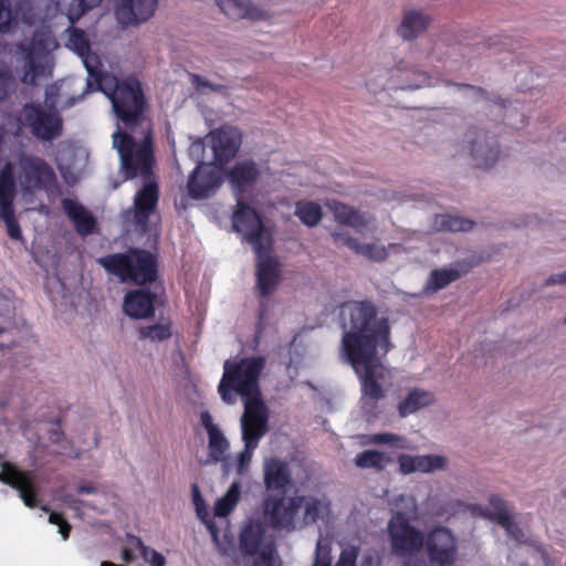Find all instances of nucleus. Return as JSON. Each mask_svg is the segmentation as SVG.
<instances>
[{"label":"nucleus","instance_id":"nucleus-1","mask_svg":"<svg viewBox=\"0 0 566 566\" xmlns=\"http://www.w3.org/2000/svg\"><path fill=\"white\" fill-rule=\"evenodd\" d=\"M66 48L75 52L87 71L88 91H101L112 102L113 111L119 123L113 134V145L120 159V168L126 179L138 176L145 179L144 186L136 192L134 207L123 212L126 222H130L140 232L153 231L158 223V186L150 179L154 154L150 139V123L143 115L144 96L140 84L135 78L119 82L117 77L101 70L99 57L91 52L86 34L75 28L67 29Z\"/></svg>","mask_w":566,"mask_h":566},{"label":"nucleus","instance_id":"nucleus-2","mask_svg":"<svg viewBox=\"0 0 566 566\" xmlns=\"http://www.w3.org/2000/svg\"><path fill=\"white\" fill-rule=\"evenodd\" d=\"M343 336L340 358L348 363L361 386V408L376 415V403L385 398L392 386V375L381 363L389 352L388 319L378 316L375 305L368 301H353L340 308Z\"/></svg>","mask_w":566,"mask_h":566},{"label":"nucleus","instance_id":"nucleus-3","mask_svg":"<svg viewBox=\"0 0 566 566\" xmlns=\"http://www.w3.org/2000/svg\"><path fill=\"white\" fill-rule=\"evenodd\" d=\"M263 357L228 359L223 364V375L218 387L221 399L232 405L239 395L243 399L244 412L240 420L243 452L238 458L237 470L243 473L259 441L268 432L269 409L260 392L259 379L264 368Z\"/></svg>","mask_w":566,"mask_h":566},{"label":"nucleus","instance_id":"nucleus-4","mask_svg":"<svg viewBox=\"0 0 566 566\" xmlns=\"http://www.w3.org/2000/svg\"><path fill=\"white\" fill-rule=\"evenodd\" d=\"M42 3L39 11L46 18L39 20L41 24L34 29L30 41L17 45V53L22 57V66L19 71L20 81L27 85H34L38 78L52 75L53 52L60 46L51 27L45 23L56 14L59 3L51 0H43Z\"/></svg>","mask_w":566,"mask_h":566},{"label":"nucleus","instance_id":"nucleus-5","mask_svg":"<svg viewBox=\"0 0 566 566\" xmlns=\"http://www.w3.org/2000/svg\"><path fill=\"white\" fill-rule=\"evenodd\" d=\"M17 181L24 196L44 191L57 197L60 187L54 169L43 159L33 155H21L15 166Z\"/></svg>","mask_w":566,"mask_h":566},{"label":"nucleus","instance_id":"nucleus-6","mask_svg":"<svg viewBox=\"0 0 566 566\" xmlns=\"http://www.w3.org/2000/svg\"><path fill=\"white\" fill-rule=\"evenodd\" d=\"M98 263L117 275L122 282L130 280L144 284L156 277L155 258L146 251L130 250L125 254L107 255L98 259Z\"/></svg>","mask_w":566,"mask_h":566},{"label":"nucleus","instance_id":"nucleus-7","mask_svg":"<svg viewBox=\"0 0 566 566\" xmlns=\"http://www.w3.org/2000/svg\"><path fill=\"white\" fill-rule=\"evenodd\" d=\"M23 126L38 139L50 142L62 135L63 120L56 108L31 103L23 106L14 134L18 135Z\"/></svg>","mask_w":566,"mask_h":566},{"label":"nucleus","instance_id":"nucleus-8","mask_svg":"<svg viewBox=\"0 0 566 566\" xmlns=\"http://www.w3.org/2000/svg\"><path fill=\"white\" fill-rule=\"evenodd\" d=\"M240 549L250 556L251 566H276L275 548L272 538L265 535L264 525L258 520H249L240 533Z\"/></svg>","mask_w":566,"mask_h":566},{"label":"nucleus","instance_id":"nucleus-9","mask_svg":"<svg viewBox=\"0 0 566 566\" xmlns=\"http://www.w3.org/2000/svg\"><path fill=\"white\" fill-rule=\"evenodd\" d=\"M200 422L208 436V457L205 463H221L224 475L230 474L232 471H234L238 475L245 474L250 465H248L243 473H239L237 470L238 458L243 452V450L234 458L230 457V441L226 437L220 426L214 422L209 411L203 410L200 412ZM249 464H251V462Z\"/></svg>","mask_w":566,"mask_h":566},{"label":"nucleus","instance_id":"nucleus-10","mask_svg":"<svg viewBox=\"0 0 566 566\" xmlns=\"http://www.w3.org/2000/svg\"><path fill=\"white\" fill-rule=\"evenodd\" d=\"M302 496L270 495L263 501L264 518L275 530L294 531L301 527Z\"/></svg>","mask_w":566,"mask_h":566},{"label":"nucleus","instance_id":"nucleus-11","mask_svg":"<svg viewBox=\"0 0 566 566\" xmlns=\"http://www.w3.org/2000/svg\"><path fill=\"white\" fill-rule=\"evenodd\" d=\"M233 229L240 233L259 252L260 248H271L272 237L270 231L262 224L258 213L243 202L242 198L237 199V210L232 218Z\"/></svg>","mask_w":566,"mask_h":566},{"label":"nucleus","instance_id":"nucleus-12","mask_svg":"<svg viewBox=\"0 0 566 566\" xmlns=\"http://www.w3.org/2000/svg\"><path fill=\"white\" fill-rule=\"evenodd\" d=\"M387 530L391 551L397 556H412L423 547V533L401 514L391 516Z\"/></svg>","mask_w":566,"mask_h":566},{"label":"nucleus","instance_id":"nucleus-13","mask_svg":"<svg viewBox=\"0 0 566 566\" xmlns=\"http://www.w3.org/2000/svg\"><path fill=\"white\" fill-rule=\"evenodd\" d=\"M15 172L12 164L7 163L0 170V218L4 222L11 239L20 240L22 232L14 216Z\"/></svg>","mask_w":566,"mask_h":566},{"label":"nucleus","instance_id":"nucleus-14","mask_svg":"<svg viewBox=\"0 0 566 566\" xmlns=\"http://www.w3.org/2000/svg\"><path fill=\"white\" fill-rule=\"evenodd\" d=\"M431 566H452L458 557V539L446 526L431 530L424 539Z\"/></svg>","mask_w":566,"mask_h":566},{"label":"nucleus","instance_id":"nucleus-15","mask_svg":"<svg viewBox=\"0 0 566 566\" xmlns=\"http://www.w3.org/2000/svg\"><path fill=\"white\" fill-rule=\"evenodd\" d=\"M43 0H20L15 10L11 9L9 0H0V31L11 32L21 20L27 25H33L36 21L45 19L40 13Z\"/></svg>","mask_w":566,"mask_h":566},{"label":"nucleus","instance_id":"nucleus-16","mask_svg":"<svg viewBox=\"0 0 566 566\" xmlns=\"http://www.w3.org/2000/svg\"><path fill=\"white\" fill-rule=\"evenodd\" d=\"M470 155L476 167H492L501 157V150L493 136L482 129H471L467 134Z\"/></svg>","mask_w":566,"mask_h":566},{"label":"nucleus","instance_id":"nucleus-17","mask_svg":"<svg viewBox=\"0 0 566 566\" xmlns=\"http://www.w3.org/2000/svg\"><path fill=\"white\" fill-rule=\"evenodd\" d=\"M216 4L231 20L245 19L253 23L273 24V12L251 0H216Z\"/></svg>","mask_w":566,"mask_h":566},{"label":"nucleus","instance_id":"nucleus-18","mask_svg":"<svg viewBox=\"0 0 566 566\" xmlns=\"http://www.w3.org/2000/svg\"><path fill=\"white\" fill-rule=\"evenodd\" d=\"M398 471L402 475L413 473L431 474L437 471H446L449 467V458L443 454H408L397 457Z\"/></svg>","mask_w":566,"mask_h":566},{"label":"nucleus","instance_id":"nucleus-19","mask_svg":"<svg viewBox=\"0 0 566 566\" xmlns=\"http://www.w3.org/2000/svg\"><path fill=\"white\" fill-rule=\"evenodd\" d=\"M159 0H114L115 17L123 25H136L149 20Z\"/></svg>","mask_w":566,"mask_h":566},{"label":"nucleus","instance_id":"nucleus-20","mask_svg":"<svg viewBox=\"0 0 566 566\" xmlns=\"http://www.w3.org/2000/svg\"><path fill=\"white\" fill-rule=\"evenodd\" d=\"M271 248H260L256 254V286L261 297L272 294L281 280L279 262L270 255Z\"/></svg>","mask_w":566,"mask_h":566},{"label":"nucleus","instance_id":"nucleus-21","mask_svg":"<svg viewBox=\"0 0 566 566\" xmlns=\"http://www.w3.org/2000/svg\"><path fill=\"white\" fill-rule=\"evenodd\" d=\"M332 237L335 243L345 245L356 254L373 262H382L389 256L390 251L397 252L400 249L397 243H390L388 247L377 242L360 243L357 239L342 231H334Z\"/></svg>","mask_w":566,"mask_h":566},{"label":"nucleus","instance_id":"nucleus-22","mask_svg":"<svg viewBox=\"0 0 566 566\" xmlns=\"http://www.w3.org/2000/svg\"><path fill=\"white\" fill-rule=\"evenodd\" d=\"M220 185L219 168L212 164L197 165L188 181V193L193 199L211 196Z\"/></svg>","mask_w":566,"mask_h":566},{"label":"nucleus","instance_id":"nucleus-23","mask_svg":"<svg viewBox=\"0 0 566 566\" xmlns=\"http://www.w3.org/2000/svg\"><path fill=\"white\" fill-rule=\"evenodd\" d=\"M0 481L17 489L27 506L34 507L36 505L38 492L33 473L20 471L9 463H3L0 471Z\"/></svg>","mask_w":566,"mask_h":566},{"label":"nucleus","instance_id":"nucleus-24","mask_svg":"<svg viewBox=\"0 0 566 566\" xmlns=\"http://www.w3.org/2000/svg\"><path fill=\"white\" fill-rule=\"evenodd\" d=\"M359 552V545H342V551L334 566H356ZM332 542L321 535L316 542L311 566H332Z\"/></svg>","mask_w":566,"mask_h":566},{"label":"nucleus","instance_id":"nucleus-25","mask_svg":"<svg viewBox=\"0 0 566 566\" xmlns=\"http://www.w3.org/2000/svg\"><path fill=\"white\" fill-rule=\"evenodd\" d=\"M489 505L492 510L490 518L501 525L509 537L521 544L526 543L527 534L518 526L515 515L506 501L497 494H491L489 496Z\"/></svg>","mask_w":566,"mask_h":566},{"label":"nucleus","instance_id":"nucleus-26","mask_svg":"<svg viewBox=\"0 0 566 566\" xmlns=\"http://www.w3.org/2000/svg\"><path fill=\"white\" fill-rule=\"evenodd\" d=\"M193 501L198 517L206 524L207 528L209 530L219 553L222 555H230L234 551L233 538L230 532L227 528L220 531L217 527L213 520L209 516L197 485L193 486Z\"/></svg>","mask_w":566,"mask_h":566},{"label":"nucleus","instance_id":"nucleus-27","mask_svg":"<svg viewBox=\"0 0 566 566\" xmlns=\"http://www.w3.org/2000/svg\"><path fill=\"white\" fill-rule=\"evenodd\" d=\"M328 208L337 222L349 226L359 233L373 232L377 229L376 220L370 214L360 213L338 201H331Z\"/></svg>","mask_w":566,"mask_h":566},{"label":"nucleus","instance_id":"nucleus-28","mask_svg":"<svg viewBox=\"0 0 566 566\" xmlns=\"http://www.w3.org/2000/svg\"><path fill=\"white\" fill-rule=\"evenodd\" d=\"M211 147L214 158L219 161L228 160L238 151L242 138L238 128L224 126L210 134Z\"/></svg>","mask_w":566,"mask_h":566},{"label":"nucleus","instance_id":"nucleus-29","mask_svg":"<svg viewBox=\"0 0 566 566\" xmlns=\"http://www.w3.org/2000/svg\"><path fill=\"white\" fill-rule=\"evenodd\" d=\"M155 298L156 295L148 290L132 291L124 298L123 311L132 318H147L155 312Z\"/></svg>","mask_w":566,"mask_h":566},{"label":"nucleus","instance_id":"nucleus-30","mask_svg":"<svg viewBox=\"0 0 566 566\" xmlns=\"http://www.w3.org/2000/svg\"><path fill=\"white\" fill-rule=\"evenodd\" d=\"M431 23V18L420 9H408L403 12L397 28L398 35L403 40H412L422 34Z\"/></svg>","mask_w":566,"mask_h":566},{"label":"nucleus","instance_id":"nucleus-31","mask_svg":"<svg viewBox=\"0 0 566 566\" xmlns=\"http://www.w3.org/2000/svg\"><path fill=\"white\" fill-rule=\"evenodd\" d=\"M264 485L268 490H284L291 483V472L285 461L268 458L263 464Z\"/></svg>","mask_w":566,"mask_h":566},{"label":"nucleus","instance_id":"nucleus-32","mask_svg":"<svg viewBox=\"0 0 566 566\" xmlns=\"http://www.w3.org/2000/svg\"><path fill=\"white\" fill-rule=\"evenodd\" d=\"M259 177L256 165L252 161H241L228 172L229 181L234 190L235 197L242 198L241 193L249 190Z\"/></svg>","mask_w":566,"mask_h":566},{"label":"nucleus","instance_id":"nucleus-33","mask_svg":"<svg viewBox=\"0 0 566 566\" xmlns=\"http://www.w3.org/2000/svg\"><path fill=\"white\" fill-rule=\"evenodd\" d=\"M303 514L301 516V527L318 520L325 521L331 514V501L326 495H305L302 496Z\"/></svg>","mask_w":566,"mask_h":566},{"label":"nucleus","instance_id":"nucleus-34","mask_svg":"<svg viewBox=\"0 0 566 566\" xmlns=\"http://www.w3.org/2000/svg\"><path fill=\"white\" fill-rule=\"evenodd\" d=\"M62 207L81 234L92 232L95 220L76 200L66 198L62 201Z\"/></svg>","mask_w":566,"mask_h":566},{"label":"nucleus","instance_id":"nucleus-35","mask_svg":"<svg viewBox=\"0 0 566 566\" xmlns=\"http://www.w3.org/2000/svg\"><path fill=\"white\" fill-rule=\"evenodd\" d=\"M433 401L434 396L431 391L413 389L398 403L399 416L405 418L424 407L432 405Z\"/></svg>","mask_w":566,"mask_h":566},{"label":"nucleus","instance_id":"nucleus-36","mask_svg":"<svg viewBox=\"0 0 566 566\" xmlns=\"http://www.w3.org/2000/svg\"><path fill=\"white\" fill-rule=\"evenodd\" d=\"M467 269L460 266L459 264L450 268L433 270L430 272L424 290L437 292L460 279L464 273H467Z\"/></svg>","mask_w":566,"mask_h":566},{"label":"nucleus","instance_id":"nucleus-37","mask_svg":"<svg viewBox=\"0 0 566 566\" xmlns=\"http://www.w3.org/2000/svg\"><path fill=\"white\" fill-rule=\"evenodd\" d=\"M391 461V458L382 451L365 450L355 457V465L360 469L384 470Z\"/></svg>","mask_w":566,"mask_h":566},{"label":"nucleus","instance_id":"nucleus-38","mask_svg":"<svg viewBox=\"0 0 566 566\" xmlns=\"http://www.w3.org/2000/svg\"><path fill=\"white\" fill-rule=\"evenodd\" d=\"M241 497V484L238 481H234L227 493L218 499L214 504V516L217 517H226L228 516L239 503Z\"/></svg>","mask_w":566,"mask_h":566},{"label":"nucleus","instance_id":"nucleus-39","mask_svg":"<svg viewBox=\"0 0 566 566\" xmlns=\"http://www.w3.org/2000/svg\"><path fill=\"white\" fill-rule=\"evenodd\" d=\"M472 226L473 222L471 220L448 213L437 214L433 220V229L436 231H468Z\"/></svg>","mask_w":566,"mask_h":566},{"label":"nucleus","instance_id":"nucleus-40","mask_svg":"<svg viewBox=\"0 0 566 566\" xmlns=\"http://www.w3.org/2000/svg\"><path fill=\"white\" fill-rule=\"evenodd\" d=\"M295 216L305 226L315 227L322 220V207L317 202L302 200L295 206Z\"/></svg>","mask_w":566,"mask_h":566},{"label":"nucleus","instance_id":"nucleus-41","mask_svg":"<svg viewBox=\"0 0 566 566\" xmlns=\"http://www.w3.org/2000/svg\"><path fill=\"white\" fill-rule=\"evenodd\" d=\"M392 515L401 514L408 521H416L418 518V504L412 495L400 494L391 503Z\"/></svg>","mask_w":566,"mask_h":566},{"label":"nucleus","instance_id":"nucleus-42","mask_svg":"<svg viewBox=\"0 0 566 566\" xmlns=\"http://www.w3.org/2000/svg\"><path fill=\"white\" fill-rule=\"evenodd\" d=\"M366 444H385L397 449H410L409 441L406 437L391 433V432H381L369 434L366 437Z\"/></svg>","mask_w":566,"mask_h":566},{"label":"nucleus","instance_id":"nucleus-43","mask_svg":"<svg viewBox=\"0 0 566 566\" xmlns=\"http://www.w3.org/2000/svg\"><path fill=\"white\" fill-rule=\"evenodd\" d=\"M171 335V323L168 319H164L158 324L142 327L139 329V337L151 342H163L170 338Z\"/></svg>","mask_w":566,"mask_h":566},{"label":"nucleus","instance_id":"nucleus-44","mask_svg":"<svg viewBox=\"0 0 566 566\" xmlns=\"http://www.w3.org/2000/svg\"><path fill=\"white\" fill-rule=\"evenodd\" d=\"M190 84L195 87L196 92L200 95H208L210 93L222 94L226 87L221 84L210 82L206 77L198 74H190Z\"/></svg>","mask_w":566,"mask_h":566},{"label":"nucleus","instance_id":"nucleus-45","mask_svg":"<svg viewBox=\"0 0 566 566\" xmlns=\"http://www.w3.org/2000/svg\"><path fill=\"white\" fill-rule=\"evenodd\" d=\"M102 0H73L67 11V19L74 24L87 10L99 6Z\"/></svg>","mask_w":566,"mask_h":566},{"label":"nucleus","instance_id":"nucleus-46","mask_svg":"<svg viewBox=\"0 0 566 566\" xmlns=\"http://www.w3.org/2000/svg\"><path fill=\"white\" fill-rule=\"evenodd\" d=\"M15 90V81L10 67L0 61V99L7 98Z\"/></svg>","mask_w":566,"mask_h":566},{"label":"nucleus","instance_id":"nucleus-47","mask_svg":"<svg viewBox=\"0 0 566 566\" xmlns=\"http://www.w3.org/2000/svg\"><path fill=\"white\" fill-rule=\"evenodd\" d=\"M65 86V83H55L45 88L44 107L55 108L57 99Z\"/></svg>","mask_w":566,"mask_h":566},{"label":"nucleus","instance_id":"nucleus-48","mask_svg":"<svg viewBox=\"0 0 566 566\" xmlns=\"http://www.w3.org/2000/svg\"><path fill=\"white\" fill-rule=\"evenodd\" d=\"M49 522L51 524H55L59 526V533L62 535V538L64 541L69 538L71 525L62 517L61 514L56 512H51L49 516Z\"/></svg>","mask_w":566,"mask_h":566},{"label":"nucleus","instance_id":"nucleus-49","mask_svg":"<svg viewBox=\"0 0 566 566\" xmlns=\"http://www.w3.org/2000/svg\"><path fill=\"white\" fill-rule=\"evenodd\" d=\"M138 545L140 547L144 558L149 560L151 566H165V558L161 554L144 546L142 542H138Z\"/></svg>","mask_w":566,"mask_h":566},{"label":"nucleus","instance_id":"nucleus-50","mask_svg":"<svg viewBox=\"0 0 566 566\" xmlns=\"http://www.w3.org/2000/svg\"><path fill=\"white\" fill-rule=\"evenodd\" d=\"M413 77H415V81L413 82H406L403 84L400 85V88L402 90H416V88H419L423 85H427L428 84V77L424 73H421V72H418V71H409Z\"/></svg>","mask_w":566,"mask_h":566},{"label":"nucleus","instance_id":"nucleus-51","mask_svg":"<svg viewBox=\"0 0 566 566\" xmlns=\"http://www.w3.org/2000/svg\"><path fill=\"white\" fill-rule=\"evenodd\" d=\"M427 505L429 509V513L433 516L443 517L450 515L449 510L444 505H437L436 499L429 497L427 500Z\"/></svg>","mask_w":566,"mask_h":566},{"label":"nucleus","instance_id":"nucleus-52","mask_svg":"<svg viewBox=\"0 0 566 566\" xmlns=\"http://www.w3.org/2000/svg\"><path fill=\"white\" fill-rule=\"evenodd\" d=\"M205 150V145L201 140L193 142L189 147V155L199 164L203 163L201 156Z\"/></svg>","mask_w":566,"mask_h":566},{"label":"nucleus","instance_id":"nucleus-53","mask_svg":"<svg viewBox=\"0 0 566 566\" xmlns=\"http://www.w3.org/2000/svg\"><path fill=\"white\" fill-rule=\"evenodd\" d=\"M360 566H380V562L377 556L371 553H367L363 556Z\"/></svg>","mask_w":566,"mask_h":566},{"label":"nucleus","instance_id":"nucleus-54","mask_svg":"<svg viewBox=\"0 0 566 566\" xmlns=\"http://www.w3.org/2000/svg\"><path fill=\"white\" fill-rule=\"evenodd\" d=\"M547 285H554V284H566V270L562 273H557L554 275H551L547 281Z\"/></svg>","mask_w":566,"mask_h":566},{"label":"nucleus","instance_id":"nucleus-55","mask_svg":"<svg viewBox=\"0 0 566 566\" xmlns=\"http://www.w3.org/2000/svg\"><path fill=\"white\" fill-rule=\"evenodd\" d=\"M59 169L61 171V175L64 179V181L69 185H73L77 181V177L73 174H71L64 166L59 164Z\"/></svg>","mask_w":566,"mask_h":566},{"label":"nucleus","instance_id":"nucleus-56","mask_svg":"<svg viewBox=\"0 0 566 566\" xmlns=\"http://www.w3.org/2000/svg\"><path fill=\"white\" fill-rule=\"evenodd\" d=\"M76 490L78 493H87V494L97 492V488L93 483H82L76 488Z\"/></svg>","mask_w":566,"mask_h":566},{"label":"nucleus","instance_id":"nucleus-57","mask_svg":"<svg viewBox=\"0 0 566 566\" xmlns=\"http://www.w3.org/2000/svg\"><path fill=\"white\" fill-rule=\"evenodd\" d=\"M122 559L123 562L129 564L135 559V555L130 549H124L122 553Z\"/></svg>","mask_w":566,"mask_h":566},{"label":"nucleus","instance_id":"nucleus-58","mask_svg":"<svg viewBox=\"0 0 566 566\" xmlns=\"http://www.w3.org/2000/svg\"><path fill=\"white\" fill-rule=\"evenodd\" d=\"M535 556H541L545 566H552L546 553L541 548H534Z\"/></svg>","mask_w":566,"mask_h":566},{"label":"nucleus","instance_id":"nucleus-59","mask_svg":"<svg viewBox=\"0 0 566 566\" xmlns=\"http://www.w3.org/2000/svg\"><path fill=\"white\" fill-rule=\"evenodd\" d=\"M405 566H429L424 559L408 560Z\"/></svg>","mask_w":566,"mask_h":566},{"label":"nucleus","instance_id":"nucleus-60","mask_svg":"<svg viewBox=\"0 0 566 566\" xmlns=\"http://www.w3.org/2000/svg\"><path fill=\"white\" fill-rule=\"evenodd\" d=\"M64 502H65L70 507H75V505L77 504V501H76L72 495H65V497H64Z\"/></svg>","mask_w":566,"mask_h":566},{"label":"nucleus","instance_id":"nucleus-61","mask_svg":"<svg viewBox=\"0 0 566 566\" xmlns=\"http://www.w3.org/2000/svg\"><path fill=\"white\" fill-rule=\"evenodd\" d=\"M77 99H78V98H75V97L70 98V99L64 104V106H65V107H70V106H72V105H74V104H75V102H76Z\"/></svg>","mask_w":566,"mask_h":566},{"label":"nucleus","instance_id":"nucleus-62","mask_svg":"<svg viewBox=\"0 0 566 566\" xmlns=\"http://www.w3.org/2000/svg\"><path fill=\"white\" fill-rule=\"evenodd\" d=\"M494 105L500 107V108H503L504 107V102L503 101L494 102Z\"/></svg>","mask_w":566,"mask_h":566},{"label":"nucleus","instance_id":"nucleus-63","mask_svg":"<svg viewBox=\"0 0 566 566\" xmlns=\"http://www.w3.org/2000/svg\"><path fill=\"white\" fill-rule=\"evenodd\" d=\"M475 93H478V94H479V95H481V96L483 95V92H482V91H480V90H476V91H475Z\"/></svg>","mask_w":566,"mask_h":566},{"label":"nucleus","instance_id":"nucleus-64","mask_svg":"<svg viewBox=\"0 0 566 566\" xmlns=\"http://www.w3.org/2000/svg\"><path fill=\"white\" fill-rule=\"evenodd\" d=\"M523 566H526V565H523Z\"/></svg>","mask_w":566,"mask_h":566}]
</instances>
